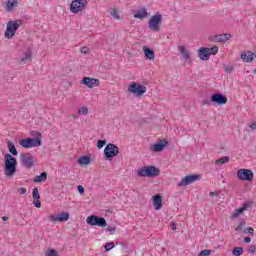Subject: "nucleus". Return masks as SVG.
Masks as SVG:
<instances>
[{"label": "nucleus", "instance_id": "393cba45", "mask_svg": "<svg viewBox=\"0 0 256 256\" xmlns=\"http://www.w3.org/2000/svg\"><path fill=\"white\" fill-rule=\"evenodd\" d=\"M240 59L244 61V63H251L253 59H255V53L248 51L246 53H242Z\"/></svg>", "mask_w": 256, "mask_h": 256}, {"label": "nucleus", "instance_id": "7ed1b4c3", "mask_svg": "<svg viewBox=\"0 0 256 256\" xmlns=\"http://www.w3.org/2000/svg\"><path fill=\"white\" fill-rule=\"evenodd\" d=\"M159 173H161V170L155 166H145L142 168H139L137 171L138 177H159Z\"/></svg>", "mask_w": 256, "mask_h": 256}, {"label": "nucleus", "instance_id": "4c0bfd02", "mask_svg": "<svg viewBox=\"0 0 256 256\" xmlns=\"http://www.w3.org/2000/svg\"><path fill=\"white\" fill-rule=\"evenodd\" d=\"M115 247V244L113 242H108L104 248H105V251H111V249H113Z\"/></svg>", "mask_w": 256, "mask_h": 256}, {"label": "nucleus", "instance_id": "4468645a", "mask_svg": "<svg viewBox=\"0 0 256 256\" xmlns=\"http://www.w3.org/2000/svg\"><path fill=\"white\" fill-rule=\"evenodd\" d=\"M195 181H199V175H188L178 183V187H187V185H191V183H195Z\"/></svg>", "mask_w": 256, "mask_h": 256}, {"label": "nucleus", "instance_id": "423d86ee", "mask_svg": "<svg viewBox=\"0 0 256 256\" xmlns=\"http://www.w3.org/2000/svg\"><path fill=\"white\" fill-rule=\"evenodd\" d=\"M128 93H132V95H135L136 97H141L147 93V87L140 83L132 82L128 87Z\"/></svg>", "mask_w": 256, "mask_h": 256}, {"label": "nucleus", "instance_id": "c03bdc74", "mask_svg": "<svg viewBox=\"0 0 256 256\" xmlns=\"http://www.w3.org/2000/svg\"><path fill=\"white\" fill-rule=\"evenodd\" d=\"M77 189H78V192L80 193V195H84V193H85V188H83V186L79 185V186L77 187Z\"/></svg>", "mask_w": 256, "mask_h": 256}, {"label": "nucleus", "instance_id": "72a5a7b5", "mask_svg": "<svg viewBox=\"0 0 256 256\" xmlns=\"http://www.w3.org/2000/svg\"><path fill=\"white\" fill-rule=\"evenodd\" d=\"M235 231H241L242 233H247V229H245V222H241L236 228Z\"/></svg>", "mask_w": 256, "mask_h": 256}, {"label": "nucleus", "instance_id": "c756f323", "mask_svg": "<svg viewBox=\"0 0 256 256\" xmlns=\"http://www.w3.org/2000/svg\"><path fill=\"white\" fill-rule=\"evenodd\" d=\"M78 163L79 165L83 166V165H89V163H91V158L89 156H81L78 159Z\"/></svg>", "mask_w": 256, "mask_h": 256}, {"label": "nucleus", "instance_id": "473e14b6", "mask_svg": "<svg viewBox=\"0 0 256 256\" xmlns=\"http://www.w3.org/2000/svg\"><path fill=\"white\" fill-rule=\"evenodd\" d=\"M232 255H234V256L243 255V247H235L232 251Z\"/></svg>", "mask_w": 256, "mask_h": 256}, {"label": "nucleus", "instance_id": "7c9ffc66", "mask_svg": "<svg viewBox=\"0 0 256 256\" xmlns=\"http://www.w3.org/2000/svg\"><path fill=\"white\" fill-rule=\"evenodd\" d=\"M230 159L231 158H229V156H224V157H222L220 159H217L215 161V165H219V166L225 165V163H229Z\"/></svg>", "mask_w": 256, "mask_h": 256}, {"label": "nucleus", "instance_id": "e433bc0d", "mask_svg": "<svg viewBox=\"0 0 256 256\" xmlns=\"http://www.w3.org/2000/svg\"><path fill=\"white\" fill-rule=\"evenodd\" d=\"M210 55H217L219 53V47L213 46L212 48H209Z\"/></svg>", "mask_w": 256, "mask_h": 256}, {"label": "nucleus", "instance_id": "39448f33", "mask_svg": "<svg viewBox=\"0 0 256 256\" xmlns=\"http://www.w3.org/2000/svg\"><path fill=\"white\" fill-rule=\"evenodd\" d=\"M163 20V16L161 14L153 15L148 21V27L150 31L154 33H159L161 31V21Z\"/></svg>", "mask_w": 256, "mask_h": 256}, {"label": "nucleus", "instance_id": "f704fd0d", "mask_svg": "<svg viewBox=\"0 0 256 256\" xmlns=\"http://www.w3.org/2000/svg\"><path fill=\"white\" fill-rule=\"evenodd\" d=\"M78 113H79V115H88L89 108H87L86 106H83V107L79 108Z\"/></svg>", "mask_w": 256, "mask_h": 256}, {"label": "nucleus", "instance_id": "9b49d317", "mask_svg": "<svg viewBox=\"0 0 256 256\" xmlns=\"http://www.w3.org/2000/svg\"><path fill=\"white\" fill-rule=\"evenodd\" d=\"M249 207H253V202H246L242 205V207L235 209L231 214L230 219H238V217L243 215V213H245Z\"/></svg>", "mask_w": 256, "mask_h": 256}, {"label": "nucleus", "instance_id": "aec40b11", "mask_svg": "<svg viewBox=\"0 0 256 256\" xmlns=\"http://www.w3.org/2000/svg\"><path fill=\"white\" fill-rule=\"evenodd\" d=\"M17 7H19L18 0H8L5 2V11L7 13H11L14 9H17Z\"/></svg>", "mask_w": 256, "mask_h": 256}, {"label": "nucleus", "instance_id": "ea45409f", "mask_svg": "<svg viewBox=\"0 0 256 256\" xmlns=\"http://www.w3.org/2000/svg\"><path fill=\"white\" fill-rule=\"evenodd\" d=\"M235 70L233 66H224V73H232Z\"/></svg>", "mask_w": 256, "mask_h": 256}, {"label": "nucleus", "instance_id": "8fccbe9b", "mask_svg": "<svg viewBox=\"0 0 256 256\" xmlns=\"http://www.w3.org/2000/svg\"><path fill=\"white\" fill-rule=\"evenodd\" d=\"M250 129H252V131H255L256 130V123L254 122V123H252V124H250Z\"/></svg>", "mask_w": 256, "mask_h": 256}, {"label": "nucleus", "instance_id": "a878e982", "mask_svg": "<svg viewBox=\"0 0 256 256\" xmlns=\"http://www.w3.org/2000/svg\"><path fill=\"white\" fill-rule=\"evenodd\" d=\"M178 51H179V53H181L183 59H185L186 61H189V59H191V52H189V50H187V47L178 46Z\"/></svg>", "mask_w": 256, "mask_h": 256}, {"label": "nucleus", "instance_id": "3c124183", "mask_svg": "<svg viewBox=\"0 0 256 256\" xmlns=\"http://www.w3.org/2000/svg\"><path fill=\"white\" fill-rule=\"evenodd\" d=\"M244 243H251V238L250 237H245L244 238Z\"/></svg>", "mask_w": 256, "mask_h": 256}, {"label": "nucleus", "instance_id": "0eeeda50", "mask_svg": "<svg viewBox=\"0 0 256 256\" xmlns=\"http://www.w3.org/2000/svg\"><path fill=\"white\" fill-rule=\"evenodd\" d=\"M119 155V147L113 143H109L104 148V157L111 161L113 157H117Z\"/></svg>", "mask_w": 256, "mask_h": 256}, {"label": "nucleus", "instance_id": "58836bf2", "mask_svg": "<svg viewBox=\"0 0 256 256\" xmlns=\"http://www.w3.org/2000/svg\"><path fill=\"white\" fill-rule=\"evenodd\" d=\"M106 231H108V233H111L112 235H115V232L117 231V228L115 226H108L106 228Z\"/></svg>", "mask_w": 256, "mask_h": 256}, {"label": "nucleus", "instance_id": "864d4df0", "mask_svg": "<svg viewBox=\"0 0 256 256\" xmlns=\"http://www.w3.org/2000/svg\"><path fill=\"white\" fill-rule=\"evenodd\" d=\"M253 73L256 74V69L253 70Z\"/></svg>", "mask_w": 256, "mask_h": 256}, {"label": "nucleus", "instance_id": "cd10ccee", "mask_svg": "<svg viewBox=\"0 0 256 256\" xmlns=\"http://www.w3.org/2000/svg\"><path fill=\"white\" fill-rule=\"evenodd\" d=\"M147 15H148V13H147V10L145 8L137 10L134 13L135 19H145L147 17Z\"/></svg>", "mask_w": 256, "mask_h": 256}, {"label": "nucleus", "instance_id": "f3484780", "mask_svg": "<svg viewBox=\"0 0 256 256\" xmlns=\"http://www.w3.org/2000/svg\"><path fill=\"white\" fill-rule=\"evenodd\" d=\"M167 145H169V142L165 139H162L158 143L150 146V149L154 153H159V152L163 151V149H165V147H167Z\"/></svg>", "mask_w": 256, "mask_h": 256}, {"label": "nucleus", "instance_id": "4be33fe9", "mask_svg": "<svg viewBox=\"0 0 256 256\" xmlns=\"http://www.w3.org/2000/svg\"><path fill=\"white\" fill-rule=\"evenodd\" d=\"M152 203L156 209V211H159L161 207H163V197L159 194L154 195L152 198Z\"/></svg>", "mask_w": 256, "mask_h": 256}, {"label": "nucleus", "instance_id": "ddd939ff", "mask_svg": "<svg viewBox=\"0 0 256 256\" xmlns=\"http://www.w3.org/2000/svg\"><path fill=\"white\" fill-rule=\"evenodd\" d=\"M22 165L26 167V169H31L33 165H35V158L31 153L22 154Z\"/></svg>", "mask_w": 256, "mask_h": 256}, {"label": "nucleus", "instance_id": "6ab92c4d", "mask_svg": "<svg viewBox=\"0 0 256 256\" xmlns=\"http://www.w3.org/2000/svg\"><path fill=\"white\" fill-rule=\"evenodd\" d=\"M198 57H199V59H201V61H209V57H211L209 48L201 47L198 50Z\"/></svg>", "mask_w": 256, "mask_h": 256}, {"label": "nucleus", "instance_id": "2f4dec72", "mask_svg": "<svg viewBox=\"0 0 256 256\" xmlns=\"http://www.w3.org/2000/svg\"><path fill=\"white\" fill-rule=\"evenodd\" d=\"M110 15L115 19L116 21H119L121 19V16L119 15V12L117 11V8H111Z\"/></svg>", "mask_w": 256, "mask_h": 256}, {"label": "nucleus", "instance_id": "b1692460", "mask_svg": "<svg viewBox=\"0 0 256 256\" xmlns=\"http://www.w3.org/2000/svg\"><path fill=\"white\" fill-rule=\"evenodd\" d=\"M33 61V52L28 50L23 53V57L20 59L21 65H25V63H31Z\"/></svg>", "mask_w": 256, "mask_h": 256}, {"label": "nucleus", "instance_id": "49530a36", "mask_svg": "<svg viewBox=\"0 0 256 256\" xmlns=\"http://www.w3.org/2000/svg\"><path fill=\"white\" fill-rule=\"evenodd\" d=\"M246 233H248L249 235H253V233H255V230L252 227H248L246 229Z\"/></svg>", "mask_w": 256, "mask_h": 256}, {"label": "nucleus", "instance_id": "f03ea898", "mask_svg": "<svg viewBox=\"0 0 256 256\" xmlns=\"http://www.w3.org/2000/svg\"><path fill=\"white\" fill-rule=\"evenodd\" d=\"M35 138H26L22 139L19 142V145L24 147V149H33V147H41L43 145L42 136L39 132H31Z\"/></svg>", "mask_w": 256, "mask_h": 256}, {"label": "nucleus", "instance_id": "09e8293b", "mask_svg": "<svg viewBox=\"0 0 256 256\" xmlns=\"http://www.w3.org/2000/svg\"><path fill=\"white\" fill-rule=\"evenodd\" d=\"M210 197H219V192H210Z\"/></svg>", "mask_w": 256, "mask_h": 256}, {"label": "nucleus", "instance_id": "a19ab883", "mask_svg": "<svg viewBox=\"0 0 256 256\" xmlns=\"http://www.w3.org/2000/svg\"><path fill=\"white\" fill-rule=\"evenodd\" d=\"M211 255V250L206 249V250H202L198 256H209Z\"/></svg>", "mask_w": 256, "mask_h": 256}, {"label": "nucleus", "instance_id": "a211bd4d", "mask_svg": "<svg viewBox=\"0 0 256 256\" xmlns=\"http://www.w3.org/2000/svg\"><path fill=\"white\" fill-rule=\"evenodd\" d=\"M33 205L37 209H41V194H39V188H34L32 190Z\"/></svg>", "mask_w": 256, "mask_h": 256}, {"label": "nucleus", "instance_id": "37998d69", "mask_svg": "<svg viewBox=\"0 0 256 256\" xmlns=\"http://www.w3.org/2000/svg\"><path fill=\"white\" fill-rule=\"evenodd\" d=\"M80 53H82L83 55H87V53H89V48L88 47H82L80 49Z\"/></svg>", "mask_w": 256, "mask_h": 256}, {"label": "nucleus", "instance_id": "f8f14e48", "mask_svg": "<svg viewBox=\"0 0 256 256\" xmlns=\"http://www.w3.org/2000/svg\"><path fill=\"white\" fill-rule=\"evenodd\" d=\"M69 217L70 216L68 212H62L60 214L50 215L49 221H52V223H65V221H67Z\"/></svg>", "mask_w": 256, "mask_h": 256}, {"label": "nucleus", "instance_id": "412c9836", "mask_svg": "<svg viewBox=\"0 0 256 256\" xmlns=\"http://www.w3.org/2000/svg\"><path fill=\"white\" fill-rule=\"evenodd\" d=\"M233 36L230 33L218 34L214 36L216 43H227Z\"/></svg>", "mask_w": 256, "mask_h": 256}, {"label": "nucleus", "instance_id": "6e6552de", "mask_svg": "<svg viewBox=\"0 0 256 256\" xmlns=\"http://www.w3.org/2000/svg\"><path fill=\"white\" fill-rule=\"evenodd\" d=\"M87 8V0H73L70 5L71 13L77 14L85 11Z\"/></svg>", "mask_w": 256, "mask_h": 256}, {"label": "nucleus", "instance_id": "f257e3e1", "mask_svg": "<svg viewBox=\"0 0 256 256\" xmlns=\"http://www.w3.org/2000/svg\"><path fill=\"white\" fill-rule=\"evenodd\" d=\"M17 173V158L7 153L4 155V175L11 179Z\"/></svg>", "mask_w": 256, "mask_h": 256}, {"label": "nucleus", "instance_id": "603ef678", "mask_svg": "<svg viewBox=\"0 0 256 256\" xmlns=\"http://www.w3.org/2000/svg\"><path fill=\"white\" fill-rule=\"evenodd\" d=\"M2 220H3V221H9V217L4 216V217H2Z\"/></svg>", "mask_w": 256, "mask_h": 256}, {"label": "nucleus", "instance_id": "dca6fc26", "mask_svg": "<svg viewBox=\"0 0 256 256\" xmlns=\"http://www.w3.org/2000/svg\"><path fill=\"white\" fill-rule=\"evenodd\" d=\"M210 101L216 105H225L227 98L223 94L215 93L211 96Z\"/></svg>", "mask_w": 256, "mask_h": 256}, {"label": "nucleus", "instance_id": "2eb2a0df", "mask_svg": "<svg viewBox=\"0 0 256 256\" xmlns=\"http://www.w3.org/2000/svg\"><path fill=\"white\" fill-rule=\"evenodd\" d=\"M80 85H85L89 89H93V87H99V79L91 78V77H84L80 81Z\"/></svg>", "mask_w": 256, "mask_h": 256}, {"label": "nucleus", "instance_id": "20e7f679", "mask_svg": "<svg viewBox=\"0 0 256 256\" xmlns=\"http://www.w3.org/2000/svg\"><path fill=\"white\" fill-rule=\"evenodd\" d=\"M21 27V20L9 21L6 26L4 37L6 39H13L15 32Z\"/></svg>", "mask_w": 256, "mask_h": 256}, {"label": "nucleus", "instance_id": "c85d7f7f", "mask_svg": "<svg viewBox=\"0 0 256 256\" xmlns=\"http://www.w3.org/2000/svg\"><path fill=\"white\" fill-rule=\"evenodd\" d=\"M47 181V172H42L41 175L39 176H36L34 179H33V182L34 183H43Z\"/></svg>", "mask_w": 256, "mask_h": 256}, {"label": "nucleus", "instance_id": "9d476101", "mask_svg": "<svg viewBox=\"0 0 256 256\" xmlns=\"http://www.w3.org/2000/svg\"><path fill=\"white\" fill-rule=\"evenodd\" d=\"M237 177L240 181H253V171L249 169H239L237 172Z\"/></svg>", "mask_w": 256, "mask_h": 256}, {"label": "nucleus", "instance_id": "bb28decb", "mask_svg": "<svg viewBox=\"0 0 256 256\" xmlns=\"http://www.w3.org/2000/svg\"><path fill=\"white\" fill-rule=\"evenodd\" d=\"M7 147H8L9 155H13L14 157H17V155H19V152L17 151V148L15 147V144L13 143V141L9 140L7 142Z\"/></svg>", "mask_w": 256, "mask_h": 256}, {"label": "nucleus", "instance_id": "de8ad7c7", "mask_svg": "<svg viewBox=\"0 0 256 256\" xmlns=\"http://www.w3.org/2000/svg\"><path fill=\"white\" fill-rule=\"evenodd\" d=\"M171 229L172 231H177V224L175 222H171Z\"/></svg>", "mask_w": 256, "mask_h": 256}, {"label": "nucleus", "instance_id": "a18cd8bd", "mask_svg": "<svg viewBox=\"0 0 256 256\" xmlns=\"http://www.w3.org/2000/svg\"><path fill=\"white\" fill-rule=\"evenodd\" d=\"M255 251H256V247H255V246L251 245V246L248 247V252H249V253L254 254Z\"/></svg>", "mask_w": 256, "mask_h": 256}, {"label": "nucleus", "instance_id": "1a4fd4ad", "mask_svg": "<svg viewBox=\"0 0 256 256\" xmlns=\"http://www.w3.org/2000/svg\"><path fill=\"white\" fill-rule=\"evenodd\" d=\"M86 223L92 226L97 225V227H107V221L105 220V218L95 215L88 216L86 219Z\"/></svg>", "mask_w": 256, "mask_h": 256}, {"label": "nucleus", "instance_id": "c9c22d12", "mask_svg": "<svg viewBox=\"0 0 256 256\" xmlns=\"http://www.w3.org/2000/svg\"><path fill=\"white\" fill-rule=\"evenodd\" d=\"M105 145H107V141L106 140H98L96 146H97L98 149H103V147H105Z\"/></svg>", "mask_w": 256, "mask_h": 256}, {"label": "nucleus", "instance_id": "5701e85b", "mask_svg": "<svg viewBox=\"0 0 256 256\" xmlns=\"http://www.w3.org/2000/svg\"><path fill=\"white\" fill-rule=\"evenodd\" d=\"M142 51L144 52L146 59H149V61H155V51L147 46H143Z\"/></svg>", "mask_w": 256, "mask_h": 256}, {"label": "nucleus", "instance_id": "79ce46f5", "mask_svg": "<svg viewBox=\"0 0 256 256\" xmlns=\"http://www.w3.org/2000/svg\"><path fill=\"white\" fill-rule=\"evenodd\" d=\"M18 193L20 194V195H26L27 194V188H24V187H20V188H18Z\"/></svg>", "mask_w": 256, "mask_h": 256}]
</instances>
